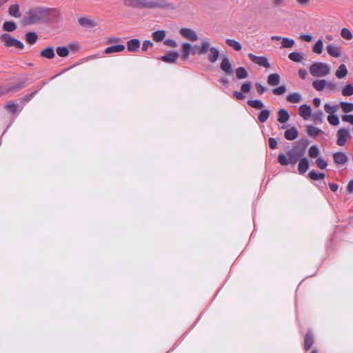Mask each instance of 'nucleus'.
Segmentation results:
<instances>
[{
  "label": "nucleus",
  "instance_id": "33",
  "mask_svg": "<svg viewBox=\"0 0 353 353\" xmlns=\"http://www.w3.org/2000/svg\"><path fill=\"white\" fill-rule=\"evenodd\" d=\"M326 85V81L325 79H317L312 82L313 88L317 91H322Z\"/></svg>",
  "mask_w": 353,
  "mask_h": 353
},
{
  "label": "nucleus",
  "instance_id": "24",
  "mask_svg": "<svg viewBox=\"0 0 353 353\" xmlns=\"http://www.w3.org/2000/svg\"><path fill=\"white\" fill-rule=\"evenodd\" d=\"M247 103L255 110H262L265 106L263 101L259 99L248 100Z\"/></svg>",
  "mask_w": 353,
  "mask_h": 353
},
{
  "label": "nucleus",
  "instance_id": "58",
  "mask_svg": "<svg viewBox=\"0 0 353 353\" xmlns=\"http://www.w3.org/2000/svg\"><path fill=\"white\" fill-rule=\"evenodd\" d=\"M269 145L271 149H275L277 145V141L274 138L270 137L268 140Z\"/></svg>",
  "mask_w": 353,
  "mask_h": 353
},
{
  "label": "nucleus",
  "instance_id": "62",
  "mask_svg": "<svg viewBox=\"0 0 353 353\" xmlns=\"http://www.w3.org/2000/svg\"><path fill=\"white\" fill-rule=\"evenodd\" d=\"M301 39L303 41H307V42H310L312 41V37L310 34H301Z\"/></svg>",
  "mask_w": 353,
  "mask_h": 353
},
{
  "label": "nucleus",
  "instance_id": "31",
  "mask_svg": "<svg viewBox=\"0 0 353 353\" xmlns=\"http://www.w3.org/2000/svg\"><path fill=\"white\" fill-rule=\"evenodd\" d=\"M313 121L316 124H321L323 121V113L319 110L312 114Z\"/></svg>",
  "mask_w": 353,
  "mask_h": 353
},
{
  "label": "nucleus",
  "instance_id": "41",
  "mask_svg": "<svg viewBox=\"0 0 353 353\" xmlns=\"http://www.w3.org/2000/svg\"><path fill=\"white\" fill-rule=\"evenodd\" d=\"M294 43L295 42L294 39L288 37H283L281 41V48H290L293 47Z\"/></svg>",
  "mask_w": 353,
  "mask_h": 353
},
{
  "label": "nucleus",
  "instance_id": "20",
  "mask_svg": "<svg viewBox=\"0 0 353 353\" xmlns=\"http://www.w3.org/2000/svg\"><path fill=\"white\" fill-rule=\"evenodd\" d=\"M125 47L123 44H118L114 46H111L110 47H108L105 50V52L106 54H112V53H116V52H120L125 50Z\"/></svg>",
  "mask_w": 353,
  "mask_h": 353
},
{
  "label": "nucleus",
  "instance_id": "10",
  "mask_svg": "<svg viewBox=\"0 0 353 353\" xmlns=\"http://www.w3.org/2000/svg\"><path fill=\"white\" fill-rule=\"evenodd\" d=\"M220 68L227 75L233 74V69H232V64H231L228 57L225 55L223 56V59L220 64Z\"/></svg>",
  "mask_w": 353,
  "mask_h": 353
},
{
  "label": "nucleus",
  "instance_id": "11",
  "mask_svg": "<svg viewBox=\"0 0 353 353\" xmlns=\"http://www.w3.org/2000/svg\"><path fill=\"white\" fill-rule=\"evenodd\" d=\"M179 57V54L176 51H170L166 54L161 57L160 59L165 63H174Z\"/></svg>",
  "mask_w": 353,
  "mask_h": 353
},
{
  "label": "nucleus",
  "instance_id": "4",
  "mask_svg": "<svg viewBox=\"0 0 353 353\" xmlns=\"http://www.w3.org/2000/svg\"><path fill=\"white\" fill-rule=\"evenodd\" d=\"M310 72L313 77H325L330 72V67L327 63L317 62L310 67Z\"/></svg>",
  "mask_w": 353,
  "mask_h": 353
},
{
  "label": "nucleus",
  "instance_id": "56",
  "mask_svg": "<svg viewBox=\"0 0 353 353\" xmlns=\"http://www.w3.org/2000/svg\"><path fill=\"white\" fill-rule=\"evenodd\" d=\"M164 44L168 46H170L172 48H176L177 47L176 42L171 39H168L164 41Z\"/></svg>",
  "mask_w": 353,
  "mask_h": 353
},
{
  "label": "nucleus",
  "instance_id": "14",
  "mask_svg": "<svg viewBox=\"0 0 353 353\" xmlns=\"http://www.w3.org/2000/svg\"><path fill=\"white\" fill-rule=\"evenodd\" d=\"M299 136V132L296 127L293 126L288 129L284 133V137L288 141H293Z\"/></svg>",
  "mask_w": 353,
  "mask_h": 353
},
{
  "label": "nucleus",
  "instance_id": "40",
  "mask_svg": "<svg viewBox=\"0 0 353 353\" xmlns=\"http://www.w3.org/2000/svg\"><path fill=\"white\" fill-rule=\"evenodd\" d=\"M339 107L345 113H348L353 111V103L350 102H341Z\"/></svg>",
  "mask_w": 353,
  "mask_h": 353
},
{
  "label": "nucleus",
  "instance_id": "9",
  "mask_svg": "<svg viewBox=\"0 0 353 353\" xmlns=\"http://www.w3.org/2000/svg\"><path fill=\"white\" fill-rule=\"evenodd\" d=\"M179 32L183 37L191 41H196L199 39V37L196 32L188 28H181Z\"/></svg>",
  "mask_w": 353,
  "mask_h": 353
},
{
  "label": "nucleus",
  "instance_id": "36",
  "mask_svg": "<svg viewBox=\"0 0 353 353\" xmlns=\"http://www.w3.org/2000/svg\"><path fill=\"white\" fill-rule=\"evenodd\" d=\"M270 115V111L266 109H262L260 112L258 119L261 123H265Z\"/></svg>",
  "mask_w": 353,
  "mask_h": 353
},
{
  "label": "nucleus",
  "instance_id": "38",
  "mask_svg": "<svg viewBox=\"0 0 353 353\" xmlns=\"http://www.w3.org/2000/svg\"><path fill=\"white\" fill-rule=\"evenodd\" d=\"M320 132H321V130L318 128L312 125L307 126V133L311 137H316Z\"/></svg>",
  "mask_w": 353,
  "mask_h": 353
},
{
  "label": "nucleus",
  "instance_id": "47",
  "mask_svg": "<svg viewBox=\"0 0 353 353\" xmlns=\"http://www.w3.org/2000/svg\"><path fill=\"white\" fill-rule=\"evenodd\" d=\"M57 53L59 57H65L69 54V50L67 47H58L57 48Z\"/></svg>",
  "mask_w": 353,
  "mask_h": 353
},
{
  "label": "nucleus",
  "instance_id": "18",
  "mask_svg": "<svg viewBox=\"0 0 353 353\" xmlns=\"http://www.w3.org/2000/svg\"><path fill=\"white\" fill-rule=\"evenodd\" d=\"M326 50L327 53L333 57L338 58L341 57V50L337 46L330 44L327 46Z\"/></svg>",
  "mask_w": 353,
  "mask_h": 353
},
{
  "label": "nucleus",
  "instance_id": "63",
  "mask_svg": "<svg viewBox=\"0 0 353 353\" xmlns=\"http://www.w3.org/2000/svg\"><path fill=\"white\" fill-rule=\"evenodd\" d=\"M327 88L331 90H335L336 89V84L333 82H326Z\"/></svg>",
  "mask_w": 353,
  "mask_h": 353
},
{
  "label": "nucleus",
  "instance_id": "45",
  "mask_svg": "<svg viewBox=\"0 0 353 353\" xmlns=\"http://www.w3.org/2000/svg\"><path fill=\"white\" fill-rule=\"evenodd\" d=\"M323 41L321 39H319L312 48V50L316 54H321L323 51Z\"/></svg>",
  "mask_w": 353,
  "mask_h": 353
},
{
  "label": "nucleus",
  "instance_id": "51",
  "mask_svg": "<svg viewBox=\"0 0 353 353\" xmlns=\"http://www.w3.org/2000/svg\"><path fill=\"white\" fill-rule=\"evenodd\" d=\"M17 107L18 105L12 101L8 102L5 106V108L12 113H15L17 112Z\"/></svg>",
  "mask_w": 353,
  "mask_h": 353
},
{
  "label": "nucleus",
  "instance_id": "39",
  "mask_svg": "<svg viewBox=\"0 0 353 353\" xmlns=\"http://www.w3.org/2000/svg\"><path fill=\"white\" fill-rule=\"evenodd\" d=\"M288 58L294 62H301L303 59V54L299 52H292L288 54Z\"/></svg>",
  "mask_w": 353,
  "mask_h": 353
},
{
  "label": "nucleus",
  "instance_id": "1",
  "mask_svg": "<svg viewBox=\"0 0 353 353\" xmlns=\"http://www.w3.org/2000/svg\"><path fill=\"white\" fill-rule=\"evenodd\" d=\"M309 144L308 139H301L287 152V156L284 154H279L277 159L278 162L281 165H295L301 159L303 158Z\"/></svg>",
  "mask_w": 353,
  "mask_h": 353
},
{
  "label": "nucleus",
  "instance_id": "46",
  "mask_svg": "<svg viewBox=\"0 0 353 353\" xmlns=\"http://www.w3.org/2000/svg\"><path fill=\"white\" fill-rule=\"evenodd\" d=\"M309 176L312 180H319L323 179L325 177V174L321 172H316L314 170H312L309 172Z\"/></svg>",
  "mask_w": 353,
  "mask_h": 353
},
{
  "label": "nucleus",
  "instance_id": "42",
  "mask_svg": "<svg viewBox=\"0 0 353 353\" xmlns=\"http://www.w3.org/2000/svg\"><path fill=\"white\" fill-rule=\"evenodd\" d=\"M225 42L230 47L234 48L235 50H240L241 49V43L234 39H228Z\"/></svg>",
  "mask_w": 353,
  "mask_h": 353
},
{
  "label": "nucleus",
  "instance_id": "13",
  "mask_svg": "<svg viewBox=\"0 0 353 353\" xmlns=\"http://www.w3.org/2000/svg\"><path fill=\"white\" fill-rule=\"evenodd\" d=\"M210 43L208 41H202L201 46H195V50L192 52L193 54H198L199 55L205 54L210 49Z\"/></svg>",
  "mask_w": 353,
  "mask_h": 353
},
{
  "label": "nucleus",
  "instance_id": "22",
  "mask_svg": "<svg viewBox=\"0 0 353 353\" xmlns=\"http://www.w3.org/2000/svg\"><path fill=\"white\" fill-rule=\"evenodd\" d=\"M281 81L280 76L277 73L270 74L268 77L267 82L268 85L271 86H275L279 84Z\"/></svg>",
  "mask_w": 353,
  "mask_h": 353
},
{
  "label": "nucleus",
  "instance_id": "29",
  "mask_svg": "<svg viewBox=\"0 0 353 353\" xmlns=\"http://www.w3.org/2000/svg\"><path fill=\"white\" fill-rule=\"evenodd\" d=\"M152 39L154 41L160 42V41H162L165 39V37L166 36V32L163 30H157L152 33Z\"/></svg>",
  "mask_w": 353,
  "mask_h": 353
},
{
  "label": "nucleus",
  "instance_id": "49",
  "mask_svg": "<svg viewBox=\"0 0 353 353\" xmlns=\"http://www.w3.org/2000/svg\"><path fill=\"white\" fill-rule=\"evenodd\" d=\"M328 122L332 125H338L339 124V118L336 114L328 115Z\"/></svg>",
  "mask_w": 353,
  "mask_h": 353
},
{
  "label": "nucleus",
  "instance_id": "26",
  "mask_svg": "<svg viewBox=\"0 0 353 353\" xmlns=\"http://www.w3.org/2000/svg\"><path fill=\"white\" fill-rule=\"evenodd\" d=\"M313 343H314L313 335L311 332H308L305 336L304 349L306 351L310 350L312 347Z\"/></svg>",
  "mask_w": 353,
  "mask_h": 353
},
{
  "label": "nucleus",
  "instance_id": "7",
  "mask_svg": "<svg viewBox=\"0 0 353 353\" xmlns=\"http://www.w3.org/2000/svg\"><path fill=\"white\" fill-rule=\"evenodd\" d=\"M337 140L336 143L340 146L345 145L347 139L350 137V132L346 128H341L336 133Z\"/></svg>",
  "mask_w": 353,
  "mask_h": 353
},
{
  "label": "nucleus",
  "instance_id": "35",
  "mask_svg": "<svg viewBox=\"0 0 353 353\" xmlns=\"http://www.w3.org/2000/svg\"><path fill=\"white\" fill-rule=\"evenodd\" d=\"M17 28V24L12 21H6L3 24V30L6 32H13Z\"/></svg>",
  "mask_w": 353,
  "mask_h": 353
},
{
  "label": "nucleus",
  "instance_id": "50",
  "mask_svg": "<svg viewBox=\"0 0 353 353\" xmlns=\"http://www.w3.org/2000/svg\"><path fill=\"white\" fill-rule=\"evenodd\" d=\"M41 88V87L39 88L38 90H34L30 93L29 94H27L21 98V101L24 103L29 102L37 93V92Z\"/></svg>",
  "mask_w": 353,
  "mask_h": 353
},
{
  "label": "nucleus",
  "instance_id": "23",
  "mask_svg": "<svg viewBox=\"0 0 353 353\" xmlns=\"http://www.w3.org/2000/svg\"><path fill=\"white\" fill-rule=\"evenodd\" d=\"M40 55L47 59H53L55 57L54 48L51 46L46 48L40 52Z\"/></svg>",
  "mask_w": 353,
  "mask_h": 353
},
{
  "label": "nucleus",
  "instance_id": "21",
  "mask_svg": "<svg viewBox=\"0 0 353 353\" xmlns=\"http://www.w3.org/2000/svg\"><path fill=\"white\" fill-rule=\"evenodd\" d=\"M290 119V114L285 109H281L278 112V121L281 123H285Z\"/></svg>",
  "mask_w": 353,
  "mask_h": 353
},
{
  "label": "nucleus",
  "instance_id": "64",
  "mask_svg": "<svg viewBox=\"0 0 353 353\" xmlns=\"http://www.w3.org/2000/svg\"><path fill=\"white\" fill-rule=\"evenodd\" d=\"M347 190L350 193L353 192V179L349 181L347 186Z\"/></svg>",
  "mask_w": 353,
  "mask_h": 353
},
{
  "label": "nucleus",
  "instance_id": "5",
  "mask_svg": "<svg viewBox=\"0 0 353 353\" xmlns=\"http://www.w3.org/2000/svg\"><path fill=\"white\" fill-rule=\"evenodd\" d=\"M0 39L4 43V46L7 48L15 47L20 50L24 48V45L21 41L12 37L8 33L2 34L0 37Z\"/></svg>",
  "mask_w": 353,
  "mask_h": 353
},
{
  "label": "nucleus",
  "instance_id": "27",
  "mask_svg": "<svg viewBox=\"0 0 353 353\" xmlns=\"http://www.w3.org/2000/svg\"><path fill=\"white\" fill-rule=\"evenodd\" d=\"M209 51L208 59L211 63H214L220 55L219 51L214 47H211Z\"/></svg>",
  "mask_w": 353,
  "mask_h": 353
},
{
  "label": "nucleus",
  "instance_id": "8",
  "mask_svg": "<svg viewBox=\"0 0 353 353\" xmlns=\"http://www.w3.org/2000/svg\"><path fill=\"white\" fill-rule=\"evenodd\" d=\"M26 86L25 82L22 81L14 86L0 85V96L8 94L10 92H17Z\"/></svg>",
  "mask_w": 353,
  "mask_h": 353
},
{
  "label": "nucleus",
  "instance_id": "17",
  "mask_svg": "<svg viewBox=\"0 0 353 353\" xmlns=\"http://www.w3.org/2000/svg\"><path fill=\"white\" fill-rule=\"evenodd\" d=\"M309 168V161L307 158H302L299 161L298 170L300 174H304Z\"/></svg>",
  "mask_w": 353,
  "mask_h": 353
},
{
  "label": "nucleus",
  "instance_id": "60",
  "mask_svg": "<svg viewBox=\"0 0 353 353\" xmlns=\"http://www.w3.org/2000/svg\"><path fill=\"white\" fill-rule=\"evenodd\" d=\"M307 74V70L305 69H299V76L301 79H305Z\"/></svg>",
  "mask_w": 353,
  "mask_h": 353
},
{
  "label": "nucleus",
  "instance_id": "16",
  "mask_svg": "<svg viewBox=\"0 0 353 353\" xmlns=\"http://www.w3.org/2000/svg\"><path fill=\"white\" fill-rule=\"evenodd\" d=\"M334 161L336 164L343 165L347 161V157L341 152H338L333 155Z\"/></svg>",
  "mask_w": 353,
  "mask_h": 353
},
{
  "label": "nucleus",
  "instance_id": "2",
  "mask_svg": "<svg viewBox=\"0 0 353 353\" xmlns=\"http://www.w3.org/2000/svg\"><path fill=\"white\" fill-rule=\"evenodd\" d=\"M123 4L137 9H175L174 4L166 0H123Z\"/></svg>",
  "mask_w": 353,
  "mask_h": 353
},
{
  "label": "nucleus",
  "instance_id": "44",
  "mask_svg": "<svg viewBox=\"0 0 353 353\" xmlns=\"http://www.w3.org/2000/svg\"><path fill=\"white\" fill-rule=\"evenodd\" d=\"M342 94L345 97H350L353 95V85L352 84L346 85L342 89Z\"/></svg>",
  "mask_w": 353,
  "mask_h": 353
},
{
  "label": "nucleus",
  "instance_id": "37",
  "mask_svg": "<svg viewBox=\"0 0 353 353\" xmlns=\"http://www.w3.org/2000/svg\"><path fill=\"white\" fill-rule=\"evenodd\" d=\"M339 105H332L330 103H325L324 105V110L329 114V115L334 114L339 110Z\"/></svg>",
  "mask_w": 353,
  "mask_h": 353
},
{
  "label": "nucleus",
  "instance_id": "55",
  "mask_svg": "<svg viewBox=\"0 0 353 353\" xmlns=\"http://www.w3.org/2000/svg\"><path fill=\"white\" fill-rule=\"evenodd\" d=\"M153 46V43L149 40H145L143 41L142 45V50L146 51L149 48H152Z\"/></svg>",
  "mask_w": 353,
  "mask_h": 353
},
{
  "label": "nucleus",
  "instance_id": "32",
  "mask_svg": "<svg viewBox=\"0 0 353 353\" xmlns=\"http://www.w3.org/2000/svg\"><path fill=\"white\" fill-rule=\"evenodd\" d=\"M38 39V36L34 32H28L26 34V41L30 45L34 44Z\"/></svg>",
  "mask_w": 353,
  "mask_h": 353
},
{
  "label": "nucleus",
  "instance_id": "61",
  "mask_svg": "<svg viewBox=\"0 0 353 353\" xmlns=\"http://www.w3.org/2000/svg\"><path fill=\"white\" fill-rule=\"evenodd\" d=\"M236 75L237 79H243V67H239L236 70Z\"/></svg>",
  "mask_w": 353,
  "mask_h": 353
},
{
  "label": "nucleus",
  "instance_id": "53",
  "mask_svg": "<svg viewBox=\"0 0 353 353\" xmlns=\"http://www.w3.org/2000/svg\"><path fill=\"white\" fill-rule=\"evenodd\" d=\"M316 164L321 170L325 169L327 165V162L321 157L316 160Z\"/></svg>",
  "mask_w": 353,
  "mask_h": 353
},
{
  "label": "nucleus",
  "instance_id": "48",
  "mask_svg": "<svg viewBox=\"0 0 353 353\" xmlns=\"http://www.w3.org/2000/svg\"><path fill=\"white\" fill-rule=\"evenodd\" d=\"M341 35L343 39H347V40L352 39V37H353L351 32L346 28H342V30L341 31Z\"/></svg>",
  "mask_w": 353,
  "mask_h": 353
},
{
  "label": "nucleus",
  "instance_id": "6",
  "mask_svg": "<svg viewBox=\"0 0 353 353\" xmlns=\"http://www.w3.org/2000/svg\"><path fill=\"white\" fill-rule=\"evenodd\" d=\"M248 57L252 61V63L259 65L264 67L265 68H268L270 67L268 59L265 57H259L256 56L252 53L248 54Z\"/></svg>",
  "mask_w": 353,
  "mask_h": 353
},
{
  "label": "nucleus",
  "instance_id": "59",
  "mask_svg": "<svg viewBox=\"0 0 353 353\" xmlns=\"http://www.w3.org/2000/svg\"><path fill=\"white\" fill-rule=\"evenodd\" d=\"M256 88L259 94H262L266 91V88L260 83H256Z\"/></svg>",
  "mask_w": 353,
  "mask_h": 353
},
{
  "label": "nucleus",
  "instance_id": "19",
  "mask_svg": "<svg viewBox=\"0 0 353 353\" xmlns=\"http://www.w3.org/2000/svg\"><path fill=\"white\" fill-rule=\"evenodd\" d=\"M286 100L288 102L291 103H298L301 102L302 97L298 92H292L287 96Z\"/></svg>",
  "mask_w": 353,
  "mask_h": 353
},
{
  "label": "nucleus",
  "instance_id": "15",
  "mask_svg": "<svg viewBox=\"0 0 353 353\" xmlns=\"http://www.w3.org/2000/svg\"><path fill=\"white\" fill-rule=\"evenodd\" d=\"M128 50L131 52H137L140 48V41L137 39H132L127 42Z\"/></svg>",
  "mask_w": 353,
  "mask_h": 353
},
{
  "label": "nucleus",
  "instance_id": "3",
  "mask_svg": "<svg viewBox=\"0 0 353 353\" xmlns=\"http://www.w3.org/2000/svg\"><path fill=\"white\" fill-rule=\"evenodd\" d=\"M50 9L44 7L30 8L23 16V23L26 26L39 24L48 21Z\"/></svg>",
  "mask_w": 353,
  "mask_h": 353
},
{
  "label": "nucleus",
  "instance_id": "34",
  "mask_svg": "<svg viewBox=\"0 0 353 353\" xmlns=\"http://www.w3.org/2000/svg\"><path fill=\"white\" fill-rule=\"evenodd\" d=\"M347 74V70L345 64H341L336 71V76L339 79L344 78Z\"/></svg>",
  "mask_w": 353,
  "mask_h": 353
},
{
  "label": "nucleus",
  "instance_id": "30",
  "mask_svg": "<svg viewBox=\"0 0 353 353\" xmlns=\"http://www.w3.org/2000/svg\"><path fill=\"white\" fill-rule=\"evenodd\" d=\"M181 50L183 59L185 60L188 59L192 51L191 44L189 43H183Z\"/></svg>",
  "mask_w": 353,
  "mask_h": 353
},
{
  "label": "nucleus",
  "instance_id": "43",
  "mask_svg": "<svg viewBox=\"0 0 353 353\" xmlns=\"http://www.w3.org/2000/svg\"><path fill=\"white\" fill-rule=\"evenodd\" d=\"M319 154L320 150L316 145H312L308 150V155L311 158H316L319 156Z\"/></svg>",
  "mask_w": 353,
  "mask_h": 353
},
{
  "label": "nucleus",
  "instance_id": "52",
  "mask_svg": "<svg viewBox=\"0 0 353 353\" xmlns=\"http://www.w3.org/2000/svg\"><path fill=\"white\" fill-rule=\"evenodd\" d=\"M286 92V87L285 85H282L278 88L272 90V92L276 95H281Z\"/></svg>",
  "mask_w": 353,
  "mask_h": 353
},
{
  "label": "nucleus",
  "instance_id": "12",
  "mask_svg": "<svg viewBox=\"0 0 353 353\" xmlns=\"http://www.w3.org/2000/svg\"><path fill=\"white\" fill-rule=\"evenodd\" d=\"M299 114L303 119L308 120L312 115V109L310 105L303 104L299 107Z\"/></svg>",
  "mask_w": 353,
  "mask_h": 353
},
{
  "label": "nucleus",
  "instance_id": "28",
  "mask_svg": "<svg viewBox=\"0 0 353 353\" xmlns=\"http://www.w3.org/2000/svg\"><path fill=\"white\" fill-rule=\"evenodd\" d=\"M8 12L10 16L15 18H19L21 16L18 4L11 5L8 9Z\"/></svg>",
  "mask_w": 353,
  "mask_h": 353
},
{
  "label": "nucleus",
  "instance_id": "57",
  "mask_svg": "<svg viewBox=\"0 0 353 353\" xmlns=\"http://www.w3.org/2000/svg\"><path fill=\"white\" fill-rule=\"evenodd\" d=\"M232 95L239 100H243V85L241 86V91H235Z\"/></svg>",
  "mask_w": 353,
  "mask_h": 353
},
{
  "label": "nucleus",
  "instance_id": "25",
  "mask_svg": "<svg viewBox=\"0 0 353 353\" xmlns=\"http://www.w3.org/2000/svg\"><path fill=\"white\" fill-rule=\"evenodd\" d=\"M79 23L85 28H93L96 26L95 22L90 19L85 17H81L79 19Z\"/></svg>",
  "mask_w": 353,
  "mask_h": 353
},
{
  "label": "nucleus",
  "instance_id": "54",
  "mask_svg": "<svg viewBox=\"0 0 353 353\" xmlns=\"http://www.w3.org/2000/svg\"><path fill=\"white\" fill-rule=\"evenodd\" d=\"M342 121L353 125V114H344L341 117Z\"/></svg>",
  "mask_w": 353,
  "mask_h": 353
}]
</instances>
